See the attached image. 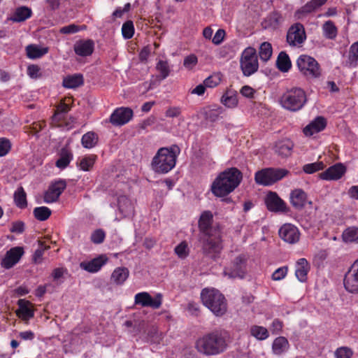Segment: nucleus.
<instances>
[{
    "instance_id": "nucleus-1",
    "label": "nucleus",
    "mask_w": 358,
    "mask_h": 358,
    "mask_svg": "<svg viewBox=\"0 0 358 358\" xmlns=\"http://www.w3.org/2000/svg\"><path fill=\"white\" fill-rule=\"evenodd\" d=\"M229 334L225 331H214L199 337L195 343L197 351L206 355H217L228 346Z\"/></svg>"
},
{
    "instance_id": "nucleus-2",
    "label": "nucleus",
    "mask_w": 358,
    "mask_h": 358,
    "mask_svg": "<svg viewBox=\"0 0 358 358\" xmlns=\"http://www.w3.org/2000/svg\"><path fill=\"white\" fill-rule=\"evenodd\" d=\"M241 173L236 168H231L220 173L211 185L212 193L217 197L225 196L240 184Z\"/></svg>"
},
{
    "instance_id": "nucleus-3",
    "label": "nucleus",
    "mask_w": 358,
    "mask_h": 358,
    "mask_svg": "<svg viewBox=\"0 0 358 358\" xmlns=\"http://www.w3.org/2000/svg\"><path fill=\"white\" fill-rule=\"evenodd\" d=\"M180 152V150L176 145L161 148L152 159V169L159 173L169 172L175 167Z\"/></svg>"
},
{
    "instance_id": "nucleus-4",
    "label": "nucleus",
    "mask_w": 358,
    "mask_h": 358,
    "mask_svg": "<svg viewBox=\"0 0 358 358\" xmlns=\"http://www.w3.org/2000/svg\"><path fill=\"white\" fill-rule=\"evenodd\" d=\"M203 304L215 316L224 315L227 310V301L224 295L215 288H205L201 291Z\"/></svg>"
},
{
    "instance_id": "nucleus-5",
    "label": "nucleus",
    "mask_w": 358,
    "mask_h": 358,
    "mask_svg": "<svg viewBox=\"0 0 358 358\" xmlns=\"http://www.w3.org/2000/svg\"><path fill=\"white\" fill-rule=\"evenodd\" d=\"M306 102L305 92L300 87L287 90L280 99L281 106L290 111L301 109Z\"/></svg>"
},
{
    "instance_id": "nucleus-6",
    "label": "nucleus",
    "mask_w": 358,
    "mask_h": 358,
    "mask_svg": "<svg viewBox=\"0 0 358 358\" xmlns=\"http://www.w3.org/2000/svg\"><path fill=\"white\" fill-rule=\"evenodd\" d=\"M288 171L285 169H264L256 172L255 182L261 185L269 186L287 176Z\"/></svg>"
},
{
    "instance_id": "nucleus-7",
    "label": "nucleus",
    "mask_w": 358,
    "mask_h": 358,
    "mask_svg": "<svg viewBox=\"0 0 358 358\" xmlns=\"http://www.w3.org/2000/svg\"><path fill=\"white\" fill-rule=\"evenodd\" d=\"M299 71L306 78H317L321 75V69L318 62L312 57L302 55L296 60Z\"/></svg>"
},
{
    "instance_id": "nucleus-8",
    "label": "nucleus",
    "mask_w": 358,
    "mask_h": 358,
    "mask_svg": "<svg viewBox=\"0 0 358 358\" xmlns=\"http://www.w3.org/2000/svg\"><path fill=\"white\" fill-rule=\"evenodd\" d=\"M241 68L245 76H250L255 73L259 67L256 51L252 48L244 50L241 58Z\"/></svg>"
},
{
    "instance_id": "nucleus-9",
    "label": "nucleus",
    "mask_w": 358,
    "mask_h": 358,
    "mask_svg": "<svg viewBox=\"0 0 358 358\" xmlns=\"http://www.w3.org/2000/svg\"><path fill=\"white\" fill-rule=\"evenodd\" d=\"M246 271L247 259L245 255H240L232 261L229 266L224 268L223 274L229 278H243Z\"/></svg>"
},
{
    "instance_id": "nucleus-10",
    "label": "nucleus",
    "mask_w": 358,
    "mask_h": 358,
    "mask_svg": "<svg viewBox=\"0 0 358 358\" xmlns=\"http://www.w3.org/2000/svg\"><path fill=\"white\" fill-rule=\"evenodd\" d=\"M113 203L117 206L116 215H119L120 218L131 217L134 215V203L124 194L117 192Z\"/></svg>"
},
{
    "instance_id": "nucleus-11",
    "label": "nucleus",
    "mask_w": 358,
    "mask_h": 358,
    "mask_svg": "<svg viewBox=\"0 0 358 358\" xmlns=\"http://www.w3.org/2000/svg\"><path fill=\"white\" fill-rule=\"evenodd\" d=\"M134 304L158 309L162 304V295L158 293L155 297H152L147 292H139L134 296Z\"/></svg>"
},
{
    "instance_id": "nucleus-12",
    "label": "nucleus",
    "mask_w": 358,
    "mask_h": 358,
    "mask_svg": "<svg viewBox=\"0 0 358 358\" xmlns=\"http://www.w3.org/2000/svg\"><path fill=\"white\" fill-rule=\"evenodd\" d=\"M280 238L289 244H294L299 241L300 231L294 224L290 223L284 224L278 231Z\"/></svg>"
},
{
    "instance_id": "nucleus-13",
    "label": "nucleus",
    "mask_w": 358,
    "mask_h": 358,
    "mask_svg": "<svg viewBox=\"0 0 358 358\" xmlns=\"http://www.w3.org/2000/svg\"><path fill=\"white\" fill-rule=\"evenodd\" d=\"M304 27L301 24L292 26L287 35V41L292 46H300L306 40Z\"/></svg>"
},
{
    "instance_id": "nucleus-14",
    "label": "nucleus",
    "mask_w": 358,
    "mask_h": 358,
    "mask_svg": "<svg viewBox=\"0 0 358 358\" xmlns=\"http://www.w3.org/2000/svg\"><path fill=\"white\" fill-rule=\"evenodd\" d=\"M344 286L349 292H358V259L346 273L344 278Z\"/></svg>"
},
{
    "instance_id": "nucleus-15",
    "label": "nucleus",
    "mask_w": 358,
    "mask_h": 358,
    "mask_svg": "<svg viewBox=\"0 0 358 358\" xmlns=\"http://www.w3.org/2000/svg\"><path fill=\"white\" fill-rule=\"evenodd\" d=\"M133 117V110L121 107L115 109L110 117V122L115 126H122L129 122Z\"/></svg>"
},
{
    "instance_id": "nucleus-16",
    "label": "nucleus",
    "mask_w": 358,
    "mask_h": 358,
    "mask_svg": "<svg viewBox=\"0 0 358 358\" xmlns=\"http://www.w3.org/2000/svg\"><path fill=\"white\" fill-rule=\"evenodd\" d=\"M66 187V184L62 180L52 182L44 194V202L50 203L57 201Z\"/></svg>"
},
{
    "instance_id": "nucleus-17",
    "label": "nucleus",
    "mask_w": 358,
    "mask_h": 358,
    "mask_svg": "<svg viewBox=\"0 0 358 358\" xmlns=\"http://www.w3.org/2000/svg\"><path fill=\"white\" fill-rule=\"evenodd\" d=\"M24 254V249L22 247H14L6 252L4 257L1 259V266L8 269L14 266L20 259Z\"/></svg>"
},
{
    "instance_id": "nucleus-18",
    "label": "nucleus",
    "mask_w": 358,
    "mask_h": 358,
    "mask_svg": "<svg viewBox=\"0 0 358 358\" xmlns=\"http://www.w3.org/2000/svg\"><path fill=\"white\" fill-rule=\"evenodd\" d=\"M346 167L341 163H337L320 174V177L325 180H339L345 173Z\"/></svg>"
},
{
    "instance_id": "nucleus-19",
    "label": "nucleus",
    "mask_w": 358,
    "mask_h": 358,
    "mask_svg": "<svg viewBox=\"0 0 358 358\" xmlns=\"http://www.w3.org/2000/svg\"><path fill=\"white\" fill-rule=\"evenodd\" d=\"M108 260L106 255H101L92 260L81 262L80 267L89 273H96L106 264Z\"/></svg>"
},
{
    "instance_id": "nucleus-20",
    "label": "nucleus",
    "mask_w": 358,
    "mask_h": 358,
    "mask_svg": "<svg viewBox=\"0 0 358 358\" xmlns=\"http://www.w3.org/2000/svg\"><path fill=\"white\" fill-rule=\"evenodd\" d=\"M267 208L273 212H283L286 210L285 202L275 192H269L265 199Z\"/></svg>"
},
{
    "instance_id": "nucleus-21",
    "label": "nucleus",
    "mask_w": 358,
    "mask_h": 358,
    "mask_svg": "<svg viewBox=\"0 0 358 358\" xmlns=\"http://www.w3.org/2000/svg\"><path fill=\"white\" fill-rule=\"evenodd\" d=\"M18 309L16 310V315L22 320H29L34 315V311L32 304L30 301L25 299H19L17 301Z\"/></svg>"
},
{
    "instance_id": "nucleus-22",
    "label": "nucleus",
    "mask_w": 358,
    "mask_h": 358,
    "mask_svg": "<svg viewBox=\"0 0 358 358\" xmlns=\"http://www.w3.org/2000/svg\"><path fill=\"white\" fill-rule=\"evenodd\" d=\"M326 126V120L322 116H318L304 127L303 134L306 136H311L313 134L324 130Z\"/></svg>"
},
{
    "instance_id": "nucleus-23",
    "label": "nucleus",
    "mask_w": 358,
    "mask_h": 358,
    "mask_svg": "<svg viewBox=\"0 0 358 358\" xmlns=\"http://www.w3.org/2000/svg\"><path fill=\"white\" fill-rule=\"evenodd\" d=\"M203 249L206 253L215 257L222 249L220 238L208 237L203 243Z\"/></svg>"
},
{
    "instance_id": "nucleus-24",
    "label": "nucleus",
    "mask_w": 358,
    "mask_h": 358,
    "mask_svg": "<svg viewBox=\"0 0 358 358\" xmlns=\"http://www.w3.org/2000/svg\"><path fill=\"white\" fill-rule=\"evenodd\" d=\"M327 1V0H311L299 8L296 12V15L298 18L301 19L306 15L317 10Z\"/></svg>"
},
{
    "instance_id": "nucleus-25",
    "label": "nucleus",
    "mask_w": 358,
    "mask_h": 358,
    "mask_svg": "<svg viewBox=\"0 0 358 358\" xmlns=\"http://www.w3.org/2000/svg\"><path fill=\"white\" fill-rule=\"evenodd\" d=\"M294 143L288 138L278 141L275 143V152L282 157H287L292 155Z\"/></svg>"
},
{
    "instance_id": "nucleus-26",
    "label": "nucleus",
    "mask_w": 358,
    "mask_h": 358,
    "mask_svg": "<svg viewBox=\"0 0 358 358\" xmlns=\"http://www.w3.org/2000/svg\"><path fill=\"white\" fill-rule=\"evenodd\" d=\"M94 50V43L91 40L79 41L74 45L75 52L81 57L92 55Z\"/></svg>"
},
{
    "instance_id": "nucleus-27",
    "label": "nucleus",
    "mask_w": 358,
    "mask_h": 358,
    "mask_svg": "<svg viewBox=\"0 0 358 358\" xmlns=\"http://www.w3.org/2000/svg\"><path fill=\"white\" fill-rule=\"evenodd\" d=\"M25 50L27 57L31 59L41 58L49 51L48 47L37 44L28 45Z\"/></svg>"
},
{
    "instance_id": "nucleus-28",
    "label": "nucleus",
    "mask_w": 358,
    "mask_h": 358,
    "mask_svg": "<svg viewBox=\"0 0 358 358\" xmlns=\"http://www.w3.org/2000/svg\"><path fill=\"white\" fill-rule=\"evenodd\" d=\"M290 201L295 208L301 209L308 202L306 194L301 189H294L290 194Z\"/></svg>"
},
{
    "instance_id": "nucleus-29",
    "label": "nucleus",
    "mask_w": 358,
    "mask_h": 358,
    "mask_svg": "<svg viewBox=\"0 0 358 358\" xmlns=\"http://www.w3.org/2000/svg\"><path fill=\"white\" fill-rule=\"evenodd\" d=\"M310 266L304 258L299 259L296 264L295 275L301 282H306Z\"/></svg>"
},
{
    "instance_id": "nucleus-30",
    "label": "nucleus",
    "mask_w": 358,
    "mask_h": 358,
    "mask_svg": "<svg viewBox=\"0 0 358 358\" xmlns=\"http://www.w3.org/2000/svg\"><path fill=\"white\" fill-rule=\"evenodd\" d=\"M129 271L126 267H117L112 273L110 281L117 285H121L127 280Z\"/></svg>"
},
{
    "instance_id": "nucleus-31",
    "label": "nucleus",
    "mask_w": 358,
    "mask_h": 358,
    "mask_svg": "<svg viewBox=\"0 0 358 358\" xmlns=\"http://www.w3.org/2000/svg\"><path fill=\"white\" fill-rule=\"evenodd\" d=\"M32 15V10L27 6H20L15 9L10 19L13 22H23L30 18Z\"/></svg>"
},
{
    "instance_id": "nucleus-32",
    "label": "nucleus",
    "mask_w": 358,
    "mask_h": 358,
    "mask_svg": "<svg viewBox=\"0 0 358 358\" xmlns=\"http://www.w3.org/2000/svg\"><path fill=\"white\" fill-rule=\"evenodd\" d=\"M221 102L227 108L236 107L238 103L236 92L233 90H227L221 98Z\"/></svg>"
},
{
    "instance_id": "nucleus-33",
    "label": "nucleus",
    "mask_w": 358,
    "mask_h": 358,
    "mask_svg": "<svg viewBox=\"0 0 358 358\" xmlns=\"http://www.w3.org/2000/svg\"><path fill=\"white\" fill-rule=\"evenodd\" d=\"M249 333L257 341H264L269 336V332L266 327L256 324L250 327Z\"/></svg>"
},
{
    "instance_id": "nucleus-34",
    "label": "nucleus",
    "mask_w": 358,
    "mask_h": 358,
    "mask_svg": "<svg viewBox=\"0 0 358 358\" xmlns=\"http://www.w3.org/2000/svg\"><path fill=\"white\" fill-rule=\"evenodd\" d=\"M288 348L289 343L286 338L283 336H279L273 341L272 350L274 354L281 355L286 352Z\"/></svg>"
},
{
    "instance_id": "nucleus-35",
    "label": "nucleus",
    "mask_w": 358,
    "mask_h": 358,
    "mask_svg": "<svg viewBox=\"0 0 358 358\" xmlns=\"http://www.w3.org/2000/svg\"><path fill=\"white\" fill-rule=\"evenodd\" d=\"M83 83V77L81 74H73L65 77L63 80V86L66 88H76Z\"/></svg>"
},
{
    "instance_id": "nucleus-36",
    "label": "nucleus",
    "mask_w": 358,
    "mask_h": 358,
    "mask_svg": "<svg viewBox=\"0 0 358 358\" xmlns=\"http://www.w3.org/2000/svg\"><path fill=\"white\" fill-rule=\"evenodd\" d=\"M347 64L351 68L358 66V41L353 43L350 47Z\"/></svg>"
},
{
    "instance_id": "nucleus-37",
    "label": "nucleus",
    "mask_w": 358,
    "mask_h": 358,
    "mask_svg": "<svg viewBox=\"0 0 358 358\" xmlns=\"http://www.w3.org/2000/svg\"><path fill=\"white\" fill-rule=\"evenodd\" d=\"M213 222V214L210 211H204L200 217L199 226L201 231L208 234V230Z\"/></svg>"
},
{
    "instance_id": "nucleus-38",
    "label": "nucleus",
    "mask_w": 358,
    "mask_h": 358,
    "mask_svg": "<svg viewBox=\"0 0 358 358\" xmlns=\"http://www.w3.org/2000/svg\"><path fill=\"white\" fill-rule=\"evenodd\" d=\"M322 29L323 35L325 38L331 40L336 38L338 34V29L332 21L328 20L325 22L323 24Z\"/></svg>"
},
{
    "instance_id": "nucleus-39",
    "label": "nucleus",
    "mask_w": 358,
    "mask_h": 358,
    "mask_svg": "<svg viewBox=\"0 0 358 358\" xmlns=\"http://www.w3.org/2000/svg\"><path fill=\"white\" fill-rule=\"evenodd\" d=\"M276 65L280 71L287 72L292 66V63L287 54L281 52L277 58Z\"/></svg>"
},
{
    "instance_id": "nucleus-40",
    "label": "nucleus",
    "mask_w": 358,
    "mask_h": 358,
    "mask_svg": "<svg viewBox=\"0 0 358 358\" xmlns=\"http://www.w3.org/2000/svg\"><path fill=\"white\" fill-rule=\"evenodd\" d=\"M98 142V136L93 131H89L84 134L81 138L83 146L87 149L94 148Z\"/></svg>"
},
{
    "instance_id": "nucleus-41",
    "label": "nucleus",
    "mask_w": 358,
    "mask_h": 358,
    "mask_svg": "<svg viewBox=\"0 0 358 358\" xmlns=\"http://www.w3.org/2000/svg\"><path fill=\"white\" fill-rule=\"evenodd\" d=\"M343 239L346 243L358 242V227H349L346 229L342 235Z\"/></svg>"
},
{
    "instance_id": "nucleus-42",
    "label": "nucleus",
    "mask_w": 358,
    "mask_h": 358,
    "mask_svg": "<svg viewBox=\"0 0 358 358\" xmlns=\"http://www.w3.org/2000/svg\"><path fill=\"white\" fill-rule=\"evenodd\" d=\"M14 201L16 206L20 208H24L27 206L26 193L22 187H19L15 192Z\"/></svg>"
},
{
    "instance_id": "nucleus-43",
    "label": "nucleus",
    "mask_w": 358,
    "mask_h": 358,
    "mask_svg": "<svg viewBox=\"0 0 358 358\" xmlns=\"http://www.w3.org/2000/svg\"><path fill=\"white\" fill-rule=\"evenodd\" d=\"M260 59L264 62H267L272 55V46L268 42H264L261 44L259 52Z\"/></svg>"
},
{
    "instance_id": "nucleus-44",
    "label": "nucleus",
    "mask_w": 358,
    "mask_h": 358,
    "mask_svg": "<svg viewBox=\"0 0 358 358\" xmlns=\"http://www.w3.org/2000/svg\"><path fill=\"white\" fill-rule=\"evenodd\" d=\"M156 69L159 73L162 80L166 78L171 71L169 62L166 60H159L156 65Z\"/></svg>"
},
{
    "instance_id": "nucleus-45",
    "label": "nucleus",
    "mask_w": 358,
    "mask_h": 358,
    "mask_svg": "<svg viewBox=\"0 0 358 358\" xmlns=\"http://www.w3.org/2000/svg\"><path fill=\"white\" fill-rule=\"evenodd\" d=\"M35 217L40 221H44L49 218L51 210L46 206L36 207L34 210Z\"/></svg>"
},
{
    "instance_id": "nucleus-46",
    "label": "nucleus",
    "mask_w": 358,
    "mask_h": 358,
    "mask_svg": "<svg viewBox=\"0 0 358 358\" xmlns=\"http://www.w3.org/2000/svg\"><path fill=\"white\" fill-rule=\"evenodd\" d=\"M72 155L67 150H64L61 153V156L56 162V166L59 169H65L71 162Z\"/></svg>"
},
{
    "instance_id": "nucleus-47",
    "label": "nucleus",
    "mask_w": 358,
    "mask_h": 358,
    "mask_svg": "<svg viewBox=\"0 0 358 358\" xmlns=\"http://www.w3.org/2000/svg\"><path fill=\"white\" fill-rule=\"evenodd\" d=\"M222 80V75L220 73H213L211 76L206 78L204 80V85L206 87L213 88L217 87Z\"/></svg>"
},
{
    "instance_id": "nucleus-48",
    "label": "nucleus",
    "mask_w": 358,
    "mask_h": 358,
    "mask_svg": "<svg viewBox=\"0 0 358 358\" xmlns=\"http://www.w3.org/2000/svg\"><path fill=\"white\" fill-rule=\"evenodd\" d=\"M324 164L322 162H316L311 164H306L303 166V171L308 174H312L316 171L322 170Z\"/></svg>"
},
{
    "instance_id": "nucleus-49",
    "label": "nucleus",
    "mask_w": 358,
    "mask_h": 358,
    "mask_svg": "<svg viewBox=\"0 0 358 358\" xmlns=\"http://www.w3.org/2000/svg\"><path fill=\"white\" fill-rule=\"evenodd\" d=\"M175 253L180 259H185L189 253V249L187 242L182 241L174 249Z\"/></svg>"
},
{
    "instance_id": "nucleus-50",
    "label": "nucleus",
    "mask_w": 358,
    "mask_h": 358,
    "mask_svg": "<svg viewBox=\"0 0 358 358\" xmlns=\"http://www.w3.org/2000/svg\"><path fill=\"white\" fill-rule=\"evenodd\" d=\"M122 34L125 39H129L134 36V27L131 21H127L122 24Z\"/></svg>"
},
{
    "instance_id": "nucleus-51",
    "label": "nucleus",
    "mask_w": 358,
    "mask_h": 358,
    "mask_svg": "<svg viewBox=\"0 0 358 358\" xmlns=\"http://www.w3.org/2000/svg\"><path fill=\"white\" fill-rule=\"evenodd\" d=\"M95 159L96 157L94 155L83 157L79 163L80 169L85 171H89L93 166Z\"/></svg>"
},
{
    "instance_id": "nucleus-52",
    "label": "nucleus",
    "mask_w": 358,
    "mask_h": 358,
    "mask_svg": "<svg viewBox=\"0 0 358 358\" xmlns=\"http://www.w3.org/2000/svg\"><path fill=\"white\" fill-rule=\"evenodd\" d=\"M352 355V350L348 347L338 348L334 352L336 358H351Z\"/></svg>"
},
{
    "instance_id": "nucleus-53",
    "label": "nucleus",
    "mask_w": 358,
    "mask_h": 358,
    "mask_svg": "<svg viewBox=\"0 0 358 358\" xmlns=\"http://www.w3.org/2000/svg\"><path fill=\"white\" fill-rule=\"evenodd\" d=\"M105 237L106 234L103 230L98 229L92 233L90 238L94 244H100L103 242Z\"/></svg>"
},
{
    "instance_id": "nucleus-54",
    "label": "nucleus",
    "mask_w": 358,
    "mask_h": 358,
    "mask_svg": "<svg viewBox=\"0 0 358 358\" xmlns=\"http://www.w3.org/2000/svg\"><path fill=\"white\" fill-rule=\"evenodd\" d=\"M197 63H198L197 57L194 54H191V55L187 56L186 57H185L184 61H183V66H185V69H187L188 70H192L196 66Z\"/></svg>"
},
{
    "instance_id": "nucleus-55",
    "label": "nucleus",
    "mask_w": 358,
    "mask_h": 358,
    "mask_svg": "<svg viewBox=\"0 0 358 358\" xmlns=\"http://www.w3.org/2000/svg\"><path fill=\"white\" fill-rule=\"evenodd\" d=\"M11 148L9 140L5 138H0V157L6 155Z\"/></svg>"
},
{
    "instance_id": "nucleus-56",
    "label": "nucleus",
    "mask_w": 358,
    "mask_h": 358,
    "mask_svg": "<svg viewBox=\"0 0 358 358\" xmlns=\"http://www.w3.org/2000/svg\"><path fill=\"white\" fill-rule=\"evenodd\" d=\"M287 273V267L282 266L276 269L272 274V279L278 281L282 280Z\"/></svg>"
},
{
    "instance_id": "nucleus-57",
    "label": "nucleus",
    "mask_w": 358,
    "mask_h": 358,
    "mask_svg": "<svg viewBox=\"0 0 358 358\" xmlns=\"http://www.w3.org/2000/svg\"><path fill=\"white\" fill-rule=\"evenodd\" d=\"M222 109L217 107L216 109L210 110L207 114V119L210 122H215L218 120L220 115L222 113Z\"/></svg>"
},
{
    "instance_id": "nucleus-58",
    "label": "nucleus",
    "mask_w": 358,
    "mask_h": 358,
    "mask_svg": "<svg viewBox=\"0 0 358 358\" xmlns=\"http://www.w3.org/2000/svg\"><path fill=\"white\" fill-rule=\"evenodd\" d=\"M255 92V90L248 85L242 87L240 90V93L242 94V96L249 99L253 98Z\"/></svg>"
},
{
    "instance_id": "nucleus-59",
    "label": "nucleus",
    "mask_w": 358,
    "mask_h": 358,
    "mask_svg": "<svg viewBox=\"0 0 358 358\" xmlns=\"http://www.w3.org/2000/svg\"><path fill=\"white\" fill-rule=\"evenodd\" d=\"M79 30L80 29L77 25L71 24L68 26L62 27L60 32L64 34H71L77 33Z\"/></svg>"
},
{
    "instance_id": "nucleus-60",
    "label": "nucleus",
    "mask_w": 358,
    "mask_h": 358,
    "mask_svg": "<svg viewBox=\"0 0 358 358\" xmlns=\"http://www.w3.org/2000/svg\"><path fill=\"white\" fill-rule=\"evenodd\" d=\"M181 113V109L180 107H169L165 113L167 117H177Z\"/></svg>"
},
{
    "instance_id": "nucleus-61",
    "label": "nucleus",
    "mask_w": 358,
    "mask_h": 358,
    "mask_svg": "<svg viewBox=\"0 0 358 358\" xmlns=\"http://www.w3.org/2000/svg\"><path fill=\"white\" fill-rule=\"evenodd\" d=\"M224 36H225V31L221 29H218L215 32V34L212 39L213 43L215 45L220 44L223 41Z\"/></svg>"
},
{
    "instance_id": "nucleus-62",
    "label": "nucleus",
    "mask_w": 358,
    "mask_h": 358,
    "mask_svg": "<svg viewBox=\"0 0 358 358\" xmlns=\"http://www.w3.org/2000/svg\"><path fill=\"white\" fill-rule=\"evenodd\" d=\"M39 67L36 65H30L27 68V74L31 78H36L38 76Z\"/></svg>"
},
{
    "instance_id": "nucleus-63",
    "label": "nucleus",
    "mask_w": 358,
    "mask_h": 358,
    "mask_svg": "<svg viewBox=\"0 0 358 358\" xmlns=\"http://www.w3.org/2000/svg\"><path fill=\"white\" fill-rule=\"evenodd\" d=\"M65 270L63 268H57L53 270L52 273V277L55 281H59L62 278Z\"/></svg>"
},
{
    "instance_id": "nucleus-64",
    "label": "nucleus",
    "mask_w": 358,
    "mask_h": 358,
    "mask_svg": "<svg viewBox=\"0 0 358 358\" xmlns=\"http://www.w3.org/2000/svg\"><path fill=\"white\" fill-rule=\"evenodd\" d=\"M19 337L24 341H32L35 335L31 331H24L19 333Z\"/></svg>"
}]
</instances>
